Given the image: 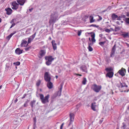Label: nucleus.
Wrapping results in <instances>:
<instances>
[{"mask_svg":"<svg viewBox=\"0 0 129 129\" xmlns=\"http://www.w3.org/2000/svg\"><path fill=\"white\" fill-rule=\"evenodd\" d=\"M28 106V102H25L23 105V106L24 107H26Z\"/></svg>","mask_w":129,"mask_h":129,"instance_id":"39","label":"nucleus"},{"mask_svg":"<svg viewBox=\"0 0 129 129\" xmlns=\"http://www.w3.org/2000/svg\"><path fill=\"white\" fill-rule=\"evenodd\" d=\"M17 2L20 5H23L25 2V0H17Z\"/></svg>","mask_w":129,"mask_h":129,"instance_id":"19","label":"nucleus"},{"mask_svg":"<svg viewBox=\"0 0 129 129\" xmlns=\"http://www.w3.org/2000/svg\"><path fill=\"white\" fill-rule=\"evenodd\" d=\"M14 19H12V20L11 21L10 23H14Z\"/></svg>","mask_w":129,"mask_h":129,"instance_id":"56","label":"nucleus"},{"mask_svg":"<svg viewBox=\"0 0 129 129\" xmlns=\"http://www.w3.org/2000/svg\"><path fill=\"white\" fill-rule=\"evenodd\" d=\"M41 83V81L40 80H38L37 82L36 85L37 86H39L40 85Z\"/></svg>","mask_w":129,"mask_h":129,"instance_id":"33","label":"nucleus"},{"mask_svg":"<svg viewBox=\"0 0 129 129\" xmlns=\"http://www.w3.org/2000/svg\"><path fill=\"white\" fill-rule=\"evenodd\" d=\"M30 48L31 47L30 46H29L28 47L25 48L24 49L25 51H27L28 50L30 49Z\"/></svg>","mask_w":129,"mask_h":129,"instance_id":"41","label":"nucleus"},{"mask_svg":"<svg viewBox=\"0 0 129 129\" xmlns=\"http://www.w3.org/2000/svg\"><path fill=\"white\" fill-rule=\"evenodd\" d=\"M126 70L122 68L121 69L119 70L118 72V73L122 76H123L125 75L126 73Z\"/></svg>","mask_w":129,"mask_h":129,"instance_id":"5","label":"nucleus"},{"mask_svg":"<svg viewBox=\"0 0 129 129\" xmlns=\"http://www.w3.org/2000/svg\"><path fill=\"white\" fill-rule=\"evenodd\" d=\"M36 33H35L33 35L31 36H30L28 38V41L27 43L28 44L30 43L34 39L36 35Z\"/></svg>","mask_w":129,"mask_h":129,"instance_id":"9","label":"nucleus"},{"mask_svg":"<svg viewBox=\"0 0 129 129\" xmlns=\"http://www.w3.org/2000/svg\"><path fill=\"white\" fill-rule=\"evenodd\" d=\"M5 10L6 11L7 14L8 15L11 14L12 12V10L10 8H6Z\"/></svg>","mask_w":129,"mask_h":129,"instance_id":"17","label":"nucleus"},{"mask_svg":"<svg viewBox=\"0 0 129 129\" xmlns=\"http://www.w3.org/2000/svg\"><path fill=\"white\" fill-rule=\"evenodd\" d=\"M105 31L107 33H109L110 31V30L108 29H105Z\"/></svg>","mask_w":129,"mask_h":129,"instance_id":"44","label":"nucleus"},{"mask_svg":"<svg viewBox=\"0 0 129 129\" xmlns=\"http://www.w3.org/2000/svg\"><path fill=\"white\" fill-rule=\"evenodd\" d=\"M122 18V14H121L120 16H118V18L117 19V20H120L121 19V18Z\"/></svg>","mask_w":129,"mask_h":129,"instance_id":"40","label":"nucleus"},{"mask_svg":"<svg viewBox=\"0 0 129 129\" xmlns=\"http://www.w3.org/2000/svg\"><path fill=\"white\" fill-rule=\"evenodd\" d=\"M99 16V20H101L102 19V17L100 16Z\"/></svg>","mask_w":129,"mask_h":129,"instance_id":"55","label":"nucleus"},{"mask_svg":"<svg viewBox=\"0 0 129 129\" xmlns=\"http://www.w3.org/2000/svg\"><path fill=\"white\" fill-rule=\"evenodd\" d=\"M58 17V14L56 12H54L53 14H52L51 16L50 19L49 21L50 25L54 23L57 19Z\"/></svg>","mask_w":129,"mask_h":129,"instance_id":"1","label":"nucleus"},{"mask_svg":"<svg viewBox=\"0 0 129 129\" xmlns=\"http://www.w3.org/2000/svg\"><path fill=\"white\" fill-rule=\"evenodd\" d=\"M15 24H16L15 23H12V24L11 25V26L10 28H11L12 27L14 26L15 25Z\"/></svg>","mask_w":129,"mask_h":129,"instance_id":"45","label":"nucleus"},{"mask_svg":"<svg viewBox=\"0 0 129 129\" xmlns=\"http://www.w3.org/2000/svg\"><path fill=\"white\" fill-rule=\"evenodd\" d=\"M12 8L13 9L16 10L18 8L19 4H17L15 1L13 2L12 3Z\"/></svg>","mask_w":129,"mask_h":129,"instance_id":"6","label":"nucleus"},{"mask_svg":"<svg viewBox=\"0 0 129 129\" xmlns=\"http://www.w3.org/2000/svg\"><path fill=\"white\" fill-rule=\"evenodd\" d=\"M91 37L92 38V42H95V34H94L91 35Z\"/></svg>","mask_w":129,"mask_h":129,"instance_id":"27","label":"nucleus"},{"mask_svg":"<svg viewBox=\"0 0 129 129\" xmlns=\"http://www.w3.org/2000/svg\"><path fill=\"white\" fill-rule=\"evenodd\" d=\"M46 51L44 50H42L39 52V57L40 58H41L42 57L44 56L45 54Z\"/></svg>","mask_w":129,"mask_h":129,"instance_id":"8","label":"nucleus"},{"mask_svg":"<svg viewBox=\"0 0 129 129\" xmlns=\"http://www.w3.org/2000/svg\"><path fill=\"white\" fill-rule=\"evenodd\" d=\"M127 24H129V18H126L123 19Z\"/></svg>","mask_w":129,"mask_h":129,"instance_id":"28","label":"nucleus"},{"mask_svg":"<svg viewBox=\"0 0 129 129\" xmlns=\"http://www.w3.org/2000/svg\"><path fill=\"white\" fill-rule=\"evenodd\" d=\"M60 89H59L60 90L59 91V92H60V93H61V92L62 90V88L63 85L62 84H61L60 85Z\"/></svg>","mask_w":129,"mask_h":129,"instance_id":"37","label":"nucleus"},{"mask_svg":"<svg viewBox=\"0 0 129 129\" xmlns=\"http://www.w3.org/2000/svg\"><path fill=\"white\" fill-rule=\"evenodd\" d=\"M76 75H77V76H82V75H81L79 74H76Z\"/></svg>","mask_w":129,"mask_h":129,"instance_id":"62","label":"nucleus"},{"mask_svg":"<svg viewBox=\"0 0 129 129\" xmlns=\"http://www.w3.org/2000/svg\"><path fill=\"white\" fill-rule=\"evenodd\" d=\"M12 65V63H7L6 64V69L7 70L10 69Z\"/></svg>","mask_w":129,"mask_h":129,"instance_id":"15","label":"nucleus"},{"mask_svg":"<svg viewBox=\"0 0 129 129\" xmlns=\"http://www.w3.org/2000/svg\"><path fill=\"white\" fill-rule=\"evenodd\" d=\"M106 43V42L105 41L100 42L99 43V44L102 47H103L104 46V45Z\"/></svg>","mask_w":129,"mask_h":129,"instance_id":"29","label":"nucleus"},{"mask_svg":"<svg viewBox=\"0 0 129 129\" xmlns=\"http://www.w3.org/2000/svg\"><path fill=\"white\" fill-rule=\"evenodd\" d=\"M97 107L96 105V103L95 102H94L92 103L91 107L92 109L94 111H96V108Z\"/></svg>","mask_w":129,"mask_h":129,"instance_id":"14","label":"nucleus"},{"mask_svg":"<svg viewBox=\"0 0 129 129\" xmlns=\"http://www.w3.org/2000/svg\"><path fill=\"white\" fill-rule=\"evenodd\" d=\"M111 18L113 20H117L118 18V16L115 13H113L112 14L111 16Z\"/></svg>","mask_w":129,"mask_h":129,"instance_id":"11","label":"nucleus"},{"mask_svg":"<svg viewBox=\"0 0 129 129\" xmlns=\"http://www.w3.org/2000/svg\"><path fill=\"white\" fill-rule=\"evenodd\" d=\"M16 33V31H14L13 33H11L10 35L8 36L7 37V39L8 40H9L10 38L12 37L13 35L15 34Z\"/></svg>","mask_w":129,"mask_h":129,"instance_id":"23","label":"nucleus"},{"mask_svg":"<svg viewBox=\"0 0 129 129\" xmlns=\"http://www.w3.org/2000/svg\"><path fill=\"white\" fill-rule=\"evenodd\" d=\"M18 101V100L17 99H16V100L14 101L15 103H16Z\"/></svg>","mask_w":129,"mask_h":129,"instance_id":"61","label":"nucleus"},{"mask_svg":"<svg viewBox=\"0 0 129 129\" xmlns=\"http://www.w3.org/2000/svg\"><path fill=\"white\" fill-rule=\"evenodd\" d=\"M27 41L24 40H22L21 44V47H27L28 46V43L27 44Z\"/></svg>","mask_w":129,"mask_h":129,"instance_id":"10","label":"nucleus"},{"mask_svg":"<svg viewBox=\"0 0 129 129\" xmlns=\"http://www.w3.org/2000/svg\"><path fill=\"white\" fill-rule=\"evenodd\" d=\"M45 59L47 60L46 62V64L47 66H49L51 63L52 62L54 59L53 58L52 56H46Z\"/></svg>","mask_w":129,"mask_h":129,"instance_id":"3","label":"nucleus"},{"mask_svg":"<svg viewBox=\"0 0 129 129\" xmlns=\"http://www.w3.org/2000/svg\"><path fill=\"white\" fill-rule=\"evenodd\" d=\"M119 29V27H115V29L114 30L113 29V31H114L117 32L118 31Z\"/></svg>","mask_w":129,"mask_h":129,"instance_id":"35","label":"nucleus"},{"mask_svg":"<svg viewBox=\"0 0 129 129\" xmlns=\"http://www.w3.org/2000/svg\"><path fill=\"white\" fill-rule=\"evenodd\" d=\"M122 124L123 125L122 127L123 129H125L126 127V125L125 123V122H123L122 123Z\"/></svg>","mask_w":129,"mask_h":129,"instance_id":"34","label":"nucleus"},{"mask_svg":"<svg viewBox=\"0 0 129 129\" xmlns=\"http://www.w3.org/2000/svg\"><path fill=\"white\" fill-rule=\"evenodd\" d=\"M72 121H71L70 120V122L69 123V125H68V126H70V125L72 123Z\"/></svg>","mask_w":129,"mask_h":129,"instance_id":"63","label":"nucleus"},{"mask_svg":"<svg viewBox=\"0 0 129 129\" xmlns=\"http://www.w3.org/2000/svg\"><path fill=\"white\" fill-rule=\"evenodd\" d=\"M117 86L118 88H120V87L121 88V86H120V85L118 84L117 85Z\"/></svg>","mask_w":129,"mask_h":129,"instance_id":"64","label":"nucleus"},{"mask_svg":"<svg viewBox=\"0 0 129 129\" xmlns=\"http://www.w3.org/2000/svg\"><path fill=\"white\" fill-rule=\"evenodd\" d=\"M126 15L127 17H129V12H127V13Z\"/></svg>","mask_w":129,"mask_h":129,"instance_id":"59","label":"nucleus"},{"mask_svg":"<svg viewBox=\"0 0 129 129\" xmlns=\"http://www.w3.org/2000/svg\"><path fill=\"white\" fill-rule=\"evenodd\" d=\"M20 62H19L18 61L16 62H14L13 63V64L15 66H18L20 65Z\"/></svg>","mask_w":129,"mask_h":129,"instance_id":"32","label":"nucleus"},{"mask_svg":"<svg viewBox=\"0 0 129 129\" xmlns=\"http://www.w3.org/2000/svg\"><path fill=\"white\" fill-rule=\"evenodd\" d=\"M81 30H80V31H78V36H80L81 34Z\"/></svg>","mask_w":129,"mask_h":129,"instance_id":"46","label":"nucleus"},{"mask_svg":"<svg viewBox=\"0 0 129 129\" xmlns=\"http://www.w3.org/2000/svg\"><path fill=\"white\" fill-rule=\"evenodd\" d=\"M51 43L54 50H55L57 49V44L55 43V41L52 40V41Z\"/></svg>","mask_w":129,"mask_h":129,"instance_id":"13","label":"nucleus"},{"mask_svg":"<svg viewBox=\"0 0 129 129\" xmlns=\"http://www.w3.org/2000/svg\"><path fill=\"white\" fill-rule=\"evenodd\" d=\"M99 36L100 37L102 38L103 36V35L102 34H100L99 35Z\"/></svg>","mask_w":129,"mask_h":129,"instance_id":"60","label":"nucleus"},{"mask_svg":"<svg viewBox=\"0 0 129 129\" xmlns=\"http://www.w3.org/2000/svg\"><path fill=\"white\" fill-rule=\"evenodd\" d=\"M44 78L45 80L47 82L50 81L51 79L50 75L48 72H46L44 74Z\"/></svg>","mask_w":129,"mask_h":129,"instance_id":"4","label":"nucleus"},{"mask_svg":"<svg viewBox=\"0 0 129 129\" xmlns=\"http://www.w3.org/2000/svg\"><path fill=\"white\" fill-rule=\"evenodd\" d=\"M47 84V86L48 88L49 89H51L53 87V85L52 83L50 81H48Z\"/></svg>","mask_w":129,"mask_h":129,"instance_id":"18","label":"nucleus"},{"mask_svg":"<svg viewBox=\"0 0 129 129\" xmlns=\"http://www.w3.org/2000/svg\"><path fill=\"white\" fill-rule=\"evenodd\" d=\"M87 82V80L85 78H84L82 81V83L84 85L86 84V82Z\"/></svg>","mask_w":129,"mask_h":129,"instance_id":"30","label":"nucleus"},{"mask_svg":"<svg viewBox=\"0 0 129 129\" xmlns=\"http://www.w3.org/2000/svg\"><path fill=\"white\" fill-rule=\"evenodd\" d=\"M49 94L47 95L45 97L41 100L42 103L43 104H45L46 103L49 102L48 99L49 98Z\"/></svg>","mask_w":129,"mask_h":129,"instance_id":"7","label":"nucleus"},{"mask_svg":"<svg viewBox=\"0 0 129 129\" xmlns=\"http://www.w3.org/2000/svg\"><path fill=\"white\" fill-rule=\"evenodd\" d=\"M33 8H31V9H29V10L30 11V12H31L32 11V10L33 9Z\"/></svg>","mask_w":129,"mask_h":129,"instance_id":"58","label":"nucleus"},{"mask_svg":"<svg viewBox=\"0 0 129 129\" xmlns=\"http://www.w3.org/2000/svg\"><path fill=\"white\" fill-rule=\"evenodd\" d=\"M27 95V94H24L23 95V97L21 98V99H23L24 98H25L26 96Z\"/></svg>","mask_w":129,"mask_h":129,"instance_id":"48","label":"nucleus"},{"mask_svg":"<svg viewBox=\"0 0 129 129\" xmlns=\"http://www.w3.org/2000/svg\"><path fill=\"white\" fill-rule=\"evenodd\" d=\"M126 16L125 15L122 14V18H126Z\"/></svg>","mask_w":129,"mask_h":129,"instance_id":"57","label":"nucleus"},{"mask_svg":"<svg viewBox=\"0 0 129 129\" xmlns=\"http://www.w3.org/2000/svg\"><path fill=\"white\" fill-rule=\"evenodd\" d=\"M64 123H62L61 125L60 126V129H62L63 126L64 124Z\"/></svg>","mask_w":129,"mask_h":129,"instance_id":"47","label":"nucleus"},{"mask_svg":"<svg viewBox=\"0 0 129 129\" xmlns=\"http://www.w3.org/2000/svg\"><path fill=\"white\" fill-rule=\"evenodd\" d=\"M120 85L121 86V88H122L123 87V86L122 83H121L120 82Z\"/></svg>","mask_w":129,"mask_h":129,"instance_id":"54","label":"nucleus"},{"mask_svg":"<svg viewBox=\"0 0 129 129\" xmlns=\"http://www.w3.org/2000/svg\"><path fill=\"white\" fill-rule=\"evenodd\" d=\"M40 98L41 100H42L44 98V96L42 94H40Z\"/></svg>","mask_w":129,"mask_h":129,"instance_id":"42","label":"nucleus"},{"mask_svg":"<svg viewBox=\"0 0 129 129\" xmlns=\"http://www.w3.org/2000/svg\"><path fill=\"white\" fill-rule=\"evenodd\" d=\"M121 35L124 38L129 37V34L128 33L123 32L122 34Z\"/></svg>","mask_w":129,"mask_h":129,"instance_id":"21","label":"nucleus"},{"mask_svg":"<svg viewBox=\"0 0 129 129\" xmlns=\"http://www.w3.org/2000/svg\"><path fill=\"white\" fill-rule=\"evenodd\" d=\"M30 30V28L27 29L26 31V33H27L28 32H29Z\"/></svg>","mask_w":129,"mask_h":129,"instance_id":"52","label":"nucleus"},{"mask_svg":"<svg viewBox=\"0 0 129 129\" xmlns=\"http://www.w3.org/2000/svg\"><path fill=\"white\" fill-rule=\"evenodd\" d=\"M113 75V73L112 72H110L108 73L106 75V76L110 78H112Z\"/></svg>","mask_w":129,"mask_h":129,"instance_id":"20","label":"nucleus"},{"mask_svg":"<svg viewBox=\"0 0 129 129\" xmlns=\"http://www.w3.org/2000/svg\"><path fill=\"white\" fill-rule=\"evenodd\" d=\"M90 45H91V44H90L89 43V46L88 48L89 51H91L93 50V49L90 46Z\"/></svg>","mask_w":129,"mask_h":129,"instance_id":"31","label":"nucleus"},{"mask_svg":"<svg viewBox=\"0 0 129 129\" xmlns=\"http://www.w3.org/2000/svg\"><path fill=\"white\" fill-rule=\"evenodd\" d=\"M36 120H37V119H36V117L34 118L33 120H34V123H36Z\"/></svg>","mask_w":129,"mask_h":129,"instance_id":"50","label":"nucleus"},{"mask_svg":"<svg viewBox=\"0 0 129 129\" xmlns=\"http://www.w3.org/2000/svg\"><path fill=\"white\" fill-rule=\"evenodd\" d=\"M23 50H21L19 48H17L15 50V53L18 55H20L22 53Z\"/></svg>","mask_w":129,"mask_h":129,"instance_id":"12","label":"nucleus"},{"mask_svg":"<svg viewBox=\"0 0 129 129\" xmlns=\"http://www.w3.org/2000/svg\"><path fill=\"white\" fill-rule=\"evenodd\" d=\"M90 26H93V27H97L96 25L93 24H91V25H90Z\"/></svg>","mask_w":129,"mask_h":129,"instance_id":"51","label":"nucleus"},{"mask_svg":"<svg viewBox=\"0 0 129 129\" xmlns=\"http://www.w3.org/2000/svg\"><path fill=\"white\" fill-rule=\"evenodd\" d=\"M89 19L90 23H92L94 22L95 20L93 19V17L92 16H90L89 17Z\"/></svg>","mask_w":129,"mask_h":129,"instance_id":"26","label":"nucleus"},{"mask_svg":"<svg viewBox=\"0 0 129 129\" xmlns=\"http://www.w3.org/2000/svg\"><path fill=\"white\" fill-rule=\"evenodd\" d=\"M105 70L107 72H110L112 71V69L111 68H106Z\"/></svg>","mask_w":129,"mask_h":129,"instance_id":"36","label":"nucleus"},{"mask_svg":"<svg viewBox=\"0 0 129 129\" xmlns=\"http://www.w3.org/2000/svg\"><path fill=\"white\" fill-rule=\"evenodd\" d=\"M115 45L112 48L111 53L110 54V56L112 57V55H113L115 53Z\"/></svg>","mask_w":129,"mask_h":129,"instance_id":"22","label":"nucleus"},{"mask_svg":"<svg viewBox=\"0 0 129 129\" xmlns=\"http://www.w3.org/2000/svg\"><path fill=\"white\" fill-rule=\"evenodd\" d=\"M67 21H62V25H66L67 24V23H67Z\"/></svg>","mask_w":129,"mask_h":129,"instance_id":"43","label":"nucleus"},{"mask_svg":"<svg viewBox=\"0 0 129 129\" xmlns=\"http://www.w3.org/2000/svg\"><path fill=\"white\" fill-rule=\"evenodd\" d=\"M36 123H34V129H35L36 127Z\"/></svg>","mask_w":129,"mask_h":129,"instance_id":"49","label":"nucleus"},{"mask_svg":"<svg viewBox=\"0 0 129 129\" xmlns=\"http://www.w3.org/2000/svg\"><path fill=\"white\" fill-rule=\"evenodd\" d=\"M102 87L101 85L98 86L96 84H94L92 86L91 88L96 92H98L101 89Z\"/></svg>","mask_w":129,"mask_h":129,"instance_id":"2","label":"nucleus"},{"mask_svg":"<svg viewBox=\"0 0 129 129\" xmlns=\"http://www.w3.org/2000/svg\"><path fill=\"white\" fill-rule=\"evenodd\" d=\"M61 94V92L60 93V92H59V91H58V93H57V95H58L59 96H60Z\"/></svg>","mask_w":129,"mask_h":129,"instance_id":"53","label":"nucleus"},{"mask_svg":"<svg viewBox=\"0 0 129 129\" xmlns=\"http://www.w3.org/2000/svg\"><path fill=\"white\" fill-rule=\"evenodd\" d=\"M36 103L35 100H33L30 103V105L31 106L32 108L34 107V105Z\"/></svg>","mask_w":129,"mask_h":129,"instance_id":"25","label":"nucleus"},{"mask_svg":"<svg viewBox=\"0 0 129 129\" xmlns=\"http://www.w3.org/2000/svg\"><path fill=\"white\" fill-rule=\"evenodd\" d=\"M80 68L81 70L82 71L86 72H87V68L85 65H83Z\"/></svg>","mask_w":129,"mask_h":129,"instance_id":"16","label":"nucleus"},{"mask_svg":"<svg viewBox=\"0 0 129 129\" xmlns=\"http://www.w3.org/2000/svg\"><path fill=\"white\" fill-rule=\"evenodd\" d=\"M70 120L71 121H73L74 119V114L73 113H71L70 114Z\"/></svg>","mask_w":129,"mask_h":129,"instance_id":"24","label":"nucleus"},{"mask_svg":"<svg viewBox=\"0 0 129 129\" xmlns=\"http://www.w3.org/2000/svg\"><path fill=\"white\" fill-rule=\"evenodd\" d=\"M122 84L123 86V87H127L128 86L126 85V84L125 82H122Z\"/></svg>","mask_w":129,"mask_h":129,"instance_id":"38","label":"nucleus"}]
</instances>
